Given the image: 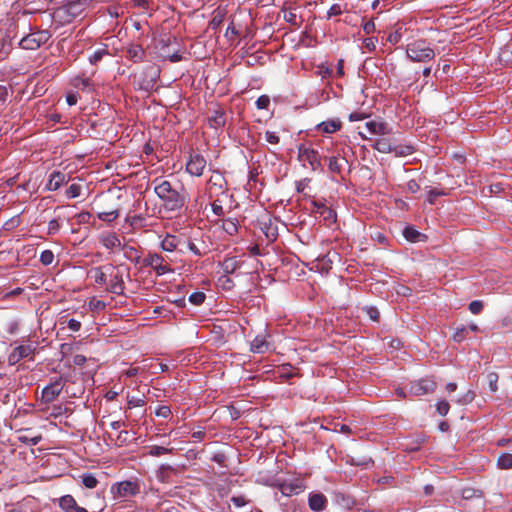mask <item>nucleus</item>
<instances>
[{"label":"nucleus","mask_w":512,"mask_h":512,"mask_svg":"<svg viewBox=\"0 0 512 512\" xmlns=\"http://www.w3.org/2000/svg\"><path fill=\"white\" fill-rule=\"evenodd\" d=\"M154 192L169 212L180 211L187 202V194L182 185H173L169 180L158 177L152 181Z\"/></svg>","instance_id":"nucleus-1"},{"label":"nucleus","mask_w":512,"mask_h":512,"mask_svg":"<svg viewBox=\"0 0 512 512\" xmlns=\"http://www.w3.org/2000/svg\"><path fill=\"white\" fill-rule=\"evenodd\" d=\"M142 481L138 478L113 483L110 487V493L114 500H128L141 493Z\"/></svg>","instance_id":"nucleus-2"},{"label":"nucleus","mask_w":512,"mask_h":512,"mask_svg":"<svg viewBox=\"0 0 512 512\" xmlns=\"http://www.w3.org/2000/svg\"><path fill=\"white\" fill-rule=\"evenodd\" d=\"M407 57L413 62H428L435 58V51L424 39L415 40L407 45Z\"/></svg>","instance_id":"nucleus-3"},{"label":"nucleus","mask_w":512,"mask_h":512,"mask_svg":"<svg viewBox=\"0 0 512 512\" xmlns=\"http://www.w3.org/2000/svg\"><path fill=\"white\" fill-rule=\"evenodd\" d=\"M51 35L47 30H38L32 32L26 36H24L20 40V47L26 50H37L42 45H44L49 39Z\"/></svg>","instance_id":"nucleus-4"},{"label":"nucleus","mask_w":512,"mask_h":512,"mask_svg":"<svg viewBox=\"0 0 512 512\" xmlns=\"http://www.w3.org/2000/svg\"><path fill=\"white\" fill-rule=\"evenodd\" d=\"M298 159L304 165L307 163L313 171L322 169L321 156L317 150L311 147L300 145L298 147Z\"/></svg>","instance_id":"nucleus-5"},{"label":"nucleus","mask_w":512,"mask_h":512,"mask_svg":"<svg viewBox=\"0 0 512 512\" xmlns=\"http://www.w3.org/2000/svg\"><path fill=\"white\" fill-rule=\"evenodd\" d=\"M105 270L109 271L108 275L110 277L107 290L113 294L123 295L125 291L123 273L112 265L105 266Z\"/></svg>","instance_id":"nucleus-6"},{"label":"nucleus","mask_w":512,"mask_h":512,"mask_svg":"<svg viewBox=\"0 0 512 512\" xmlns=\"http://www.w3.org/2000/svg\"><path fill=\"white\" fill-rule=\"evenodd\" d=\"M86 3L87 0H68L67 3L58 9V13L65 15L67 21H71L81 15L85 9Z\"/></svg>","instance_id":"nucleus-7"},{"label":"nucleus","mask_w":512,"mask_h":512,"mask_svg":"<svg viewBox=\"0 0 512 512\" xmlns=\"http://www.w3.org/2000/svg\"><path fill=\"white\" fill-rule=\"evenodd\" d=\"M36 351V346L33 344L19 345L13 349L8 356L9 365L13 366L22 359H33Z\"/></svg>","instance_id":"nucleus-8"},{"label":"nucleus","mask_w":512,"mask_h":512,"mask_svg":"<svg viewBox=\"0 0 512 512\" xmlns=\"http://www.w3.org/2000/svg\"><path fill=\"white\" fill-rule=\"evenodd\" d=\"M436 387L437 385L432 379H419L409 384V392L414 396H423L433 393Z\"/></svg>","instance_id":"nucleus-9"},{"label":"nucleus","mask_w":512,"mask_h":512,"mask_svg":"<svg viewBox=\"0 0 512 512\" xmlns=\"http://www.w3.org/2000/svg\"><path fill=\"white\" fill-rule=\"evenodd\" d=\"M145 266L151 267L157 275H164L172 269L165 263L164 258L157 253H149L143 260Z\"/></svg>","instance_id":"nucleus-10"},{"label":"nucleus","mask_w":512,"mask_h":512,"mask_svg":"<svg viewBox=\"0 0 512 512\" xmlns=\"http://www.w3.org/2000/svg\"><path fill=\"white\" fill-rule=\"evenodd\" d=\"M206 159L199 153H191L186 163V171L191 176L200 177L206 167Z\"/></svg>","instance_id":"nucleus-11"},{"label":"nucleus","mask_w":512,"mask_h":512,"mask_svg":"<svg viewBox=\"0 0 512 512\" xmlns=\"http://www.w3.org/2000/svg\"><path fill=\"white\" fill-rule=\"evenodd\" d=\"M162 45V56L164 58L169 59L170 62L176 63L183 59L181 49H170L171 45H177V40L175 37H168L167 39H162L160 41Z\"/></svg>","instance_id":"nucleus-12"},{"label":"nucleus","mask_w":512,"mask_h":512,"mask_svg":"<svg viewBox=\"0 0 512 512\" xmlns=\"http://www.w3.org/2000/svg\"><path fill=\"white\" fill-rule=\"evenodd\" d=\"M64 387V381L61 377L45 386L42 390L41 400L44 403H51L61 394Z\"/></svg>","instance_id":"nucleus-13"},{"label":"nucleus","mask_w":512,"mask_h":512,"mask_svg":"<svg viewBox=\"0 0 512 512\" xmlns=\"http://www.w3.org/2000/svg\"><path fill=\"white\" fill-rule=\"evenodd\" d=\"M277 219H272L270 216L266 215L259 220L260 229L264 233L265 237L268 241L273 242L277 239L278 236V228L276 225Z\"/></svg>","instance_id":"nucleus-14"},{"label":"nucleus","mask_w":512,"mask_h":512,"mask_svg":"<svg viewBox=\"0 0 512 512\" xmlns=\"http://www.w3.org/2000/svg\"><path fill=\"white\" fill-rule=\"evenodd\" d=\"M275 486L284 496H292L301 493L304 490V486L299 480L293 482H281L276 483Z\"/></svg>","instance_id":"nucleus-15"},{"label":"nucleus","mask_w":512,"mask_h":512,"mask_svg":"<svg viewBox=\"0 0 512 512\" xmlns=\"http://www.w3.org/2000/svg\"><path fill=\"white\" fill-rule=\"evenodd\" d=\"M58 503L64 512H88L84 507L79 506L75 498L69 494L60 497Z\"/></svg>","instance_id":"nucleus-16"},{"label":"nucleus","mask_w":512,"mask_h":512,"mask_svg":"<svg viewBox=\"0 0 512 512\" xmlns=\"http://www.w3.org/2000/svg\"><path fill=\"white\" fill-rule=\"evenodd\" d=\"M69 178L67 175L60 171H54L50 174L48 182L46 184V189L49 191H56L62 185L68 182Z\"/></svg>","instance_id":"nucleus-17"},{"label":"nucleus","mask_w":512,"mask_h":512,"mask_svg":"<svg viewBox=\"0 0 512 512\" xmlns=\"http://www.w3.org/2000/svg\"><path fill=\"white\" fill-rule=\"evenodd\" d=\"M328 500L322 493H310L308 497V505L312 511L321 512L326 509Z\"/></svg>","instance_id":"nucleus-18"},{"label":"nucleus","mask_w":512,"mask_h":512,"mask_svg":"<svg viewBox=\"0 0 512 512\" xmlns=\"http://www.w3.org/2000/svg\"><path fill=\"white\" fill-rule=\"evenodd\" d=\"M313 213L319 214L325 221L333 222L336 220V213L333 209L328 207L325 203L313 201Z\"/></svg>","instance_id":"nucleus-19"},{"label":"nucleus","mask_w":512,"mask_h":512,"mask_svg":"<svg viewBox=\"0 0 512 512\" xmlns=\"http://www.w3.org/2000/svg\"><path fill=\"white\" fill-rule=\"evenodd\" d=\"M270 348L271 343L267 340L266 335H257L250 344V350L258 354L266 353Z\"/></svg>","instance_id":"nucleus-20"},{"label":"nucleus","mask_w":512,"mask_h":512,"mask_svg":"<svg viewBox=\"0 0 512 512\" xmlns=\"http://www.w3.org/2000/svg\"><path fill=\"white\" fill-rule=\"evenodd\" d=\"M366 128L371 134L375 135H387L391 132L388 124L384 121L372 120L365 124Z\"/></svg>","instance_id":"nucleus-21"},{"label":"nucleus","mask_w":512,"mask_h":512,"mask_svg":"<svg viewBox=\"0 0 512 512\" xmlns=\"http://www.w3.org/2000/svg\"><path fill=\"white\" fill-rule=\"evenodd\" d=\"M100 243L107 249L121 248V241L115 232L102 234L99 238Z\"/></svg>","instance_id":"nucleus-22"},{"label":"nucleus","mask_w":512,"mask_h":512,"mask_svg":"<svg viewBox=\"0 0 512 512\" xmlns=\"http://www.w3.org/2000/svg\"><path fill=\"white\" fill-rule=\"evenodd\" d=\"M341 127H342V123L340 120L331 119V120H326V121L319 123L316 126V129L323 133L331 134V133H335V132L339 131L341 129Z\"/></svg>","instance_id":"nucleus-23"},{"label":"nucleus","mask_w":512,"mask_h":512,"mask_svg":"<svg viewBox=\"0 0 512 512\" xmlns=\"http://www.w3.org/2000/svg\"><path fill=\"white\" fill-rule=\"evenodd\" d=\"M181 243L182 239L179 236L167 234L161 242V248L166 252H173Z\"/></svg>","instance_id":"nucleus-24"},{"label":"nucleus","mask_w":512,"mask_h":512,"mask_svg":"<svg viewBox=\"0 0 512 512\" xmlns=\"http://www.w3.org/2000/svg\"><path fill=\"white\" fill-rule=\"evenodd\" d=\"M127 57L134 63H139L144 60L145 51L139 44H130L127 48Z\"/></svg>","instance_id":"nucleus-25"},{"label":"nucleus","mask_w":512,"mask_h":512,"mask_svg":"<svg viewBox=\"0 0 512 512\" xmlns=\"http://www.w3.org/2000/svg\"><path fill=\"white\" fill-rule=\"evenodd\" d=\"M209 125L211 128L220 129L225 126L226 118L223 110H215L213 114L208 118Z\"/></svg>","instance_id":"nucleus-26"},{"label":"nucleus","mask_w":512,"mask_h":512,"mask_svg":"<svg viewBox=\"0 0 512 512\" xmlns=\"http://www.w3.org/2000/svg\"><path fill=\"white\" fill-rule=\"evenodd\" d=\"M242 262L237 257H227L223 260L221 266L226 276L233 274L241 267Z\"/></svg>","instance_id":"nucleus-27"},{"label":"nucleus","mask_w":512,"mask_h":512,"mask_svg":"<svg viewBox=\"0 0 512 512\" xmlns=\"http://www.w3.org/2000/svg\"><path fill=\"white\" fill-rule=\"evenodd\" d=\"M224 177L220 174V173H216L215 176H212L209 180H208V189H209V193L211 194L212 191H217L219 193H223L224 192Z\"/></svg>","instance_id":"nucleus-28"},{"label":"nucleus","mask_w":512,"mask_h":512,"mask_svg":"<svg viewBox=\"0 0 512 512\" xmlns=\"http://www.w3.org/2000/svg\"><path fill=\"white\" fill-rule=\"evenodd\" d=\"M372 147L380 153H392L393 141L386 137L375 140Z\"/></svg>","instance_id":"nucleus-29"},{"label":"nucleus","mask_w":512,"mask_h":512,"mask_svg":"<svg viewBox=\"0 0 512 512\" xmlns=\"http://www.w3.org/2000/svg\"><path fill=\"white\" fill-rule=\"evenodd\" d=\"M403 236L407 241L412 242V243L422 241L426 238V236L424 234H422L421 232H419L412 226H406L404 228Z\"/></svg>","instance_id":"nucleus-30"},{"label":"nucleus","mask_w":512,"mask_h":512,"mask_svg":"<svg viewBox=\"0 0 512 512\" xmlns=\"http://www.w3.org/2000/svg\"><path fill=\"white\" fill-rule=\"evenodd\" d=\"M108 273L109 271L105 270V266L95 267L90 270L91 277L94 279L95 283L99 285H104L108 282Z\"/></svg>","instance_id":"nucleus-31"},{"label":"nucleus","mask_w":512,"mask_h":512,"mask_svg":"<svg viewBox=\"0 0 512 512\" xmlns=\"http://www.w3.org/2000/svg\"><path fill=\"white\" fill-rule=\"evenodd\" d=\"M98 218L105 222H112L119 217V209L117 206L109 207L98 212Z\"/></svg>","instance_id":"nucleus-32"},{"label":"nucleus","mask_w":512,"mask_h":512,"mask_svg":"<svg viewBox=\"0 0 512 512\" xmlns=\"http://www.w3.org/2000/svg\"><path fill=\"white\" fill-rule=\"evenodd\" d=\"M414 151V147L410 144H396L393 142L392 153L397 157L411 155Z\"/></svg>","instance_id":"nucleus-33"},{"label":"nucleus","mask_w":512,"mask_h":512,"mask_svg":"<svg viewBox=\"0 0 512 512\" xmlns=\"http://www.w3.org/2000/svg\"><path fill=\"white\" fill-rule=\"evenodd\" d=\"M222 229L230 236L235 235L238 232V221L236 219L227 218L221 220Z\"/></svg>","instance_id":"nucleus-34"},{"label":"nucleus","mask_w":512,"mask_h":512,"mask_svg":"<svg viewBox=\"0 0 512 512\" xmlns=\"http://www.w3.org/2000/svg\"><path fill=\"white\" fill-rule=\"evenodd\" d=\"M59 323L60 325H66L72 332H78L82 327L81 321L74 318L68 319L67 316H61Z\"/></svg>","instance_id":"nucleus-35"},{"label":"nucleus","mask_w":512,"mask_h":512,"mask_svg":"<svg viewBox=\"0 0 512 512\" xmlns=\"http://www.w3.org/2000/svg\"><path fill=\"white\" fill-rule=\"evenodd\" d=\"M82 484L89 489L95 488L99 481L92 473H84L80 476Z\"/></svg>","instance_id":"nucleus-36"},{"label":"nucleus","mask_w":512,"mask_h":512,"mask_svg":"<svg viewBox=\"0 0 512 512\" xmlns=\"http://www.w3.org/2000/svg\"><path fill=\"white\" fill-rule=\"evenodd\" d=\"M498 466L501 469H510L512 468V454L503 453L498 457L497 460Z\"/></svg>","instance_id":"nucleus-37"},{"label":"nucleus","mask_w":512,"mask_h":512,"mask_svg":"<svg viewBox=\"0 0 512 512\" xmlns=\"http://www.w3.org/2000/svg\"><path fill=\"white\" fill-rule=\"evenodd\" d=\"M170 453H172V449L157 445L151 446L148 452V454L153 457H159Z\"/></svg>","instance_id":"nucleus-38"},{"label":"nucleus","mask_w":512,"mask_h":512,"mask_svg":"<svg viewBox=\"0 0 512 512\" xmlns=\"http://www.w3.org/2000/svg\"><path fill=\"white\" fill-rule=\"evenodd\" d=\"M108 50L106 48L97 49L93 52V54L89 57V62L92 65H96L98 62L102 60L105 55H108Z\"/></svg>","instance_id":"nucleus-39"},{"label":"nucleus","mask_w":512,"mask_h":512,"mask_svg":"<svg viewBox=\"0 0 512 512\" xmlns=\"http://www.w3.org/2000/svg\"><path fill=\"white\" fill-rule=\"evenodd\" d=\"M73 85L76 88H80L82 90H91L92 89V83L89 78L77 77L73 80Z\"/></svg>","instance_id":"nucleus-40"},{"label":"nucleus","mask_w":512,"mask_h":512,"mask_svg":"<svg viewBox=\"0 0 512 512\" xmlns=\"http://www.w3.org/2000/svg\"><path fill=\"white\" fill-rule=\"evenodd\" d=\"M328 168L332 173L339 174L342 169V165L339 163V160L336 156H331L328 158Z\"/></svg>","instance_id":"nucleus-41"},{"label":"nucleus","mask_w":512,"mask_h":512,"mask_svg":"<svg viewBox=\"0 0 512 512\" xmlns=\"http://www.w3.org/2000/svg\"><path fill=\"white\" fill-rule=\"evenodd\" d=\"M487 380H488V386H489V389L491 392L495 393L497 390H498V380H499V376L497 373L495 372H491L487 375Z\"/></svg>","instance_id":"nucleus-42"},{"label":"nucleus","mask_w":512,"mask_h":512,"mask_svg":"<svg viewBox=\"0 0 512 512\" xmlns=\"http://www.w3.org/2000/svg\"><path fill=\"white\" fill-rule=\"evenodd\" d=\"M127 405H128L129 409L144 406L145 405L144 396L143 397L128 396L127 397Z\"/></svg>","instance_id":"nucleus-43"},{"label":"nucleus","mask_w":512,"mask_h":512,"mask_svg":"<svg viewBox=\"0 0 512 512\" xmlns=\"http://www.w3.org/2000/svg\"><path fill=\"white\" fill-rule=\"evenodd\" d=\"M81 190H82V186L80 184L73 183L67 188L66 195L68 198H71V199L76 198V197L80 196Z\"/></svg>","instance_id":"nucleus-44"},{"label":"nucleus","mask_w":512,"mask_h":512,"mask_svg":"<svg viewBox=\"0 0 512 512\" xmlns=\"http://www.w3.org/2000/svg\"><path fill=\"white\" fill-rule=\"evenodd\" d=\"M18 439L22 443L35 446V445H37L42 440V436L41 435H36V436H33V437H29L27 435H19Z\"/></svg>","instance_id":"nucleus-45"},{"label":"nucleus","mask_w":512,"mask_h":512,"mask_svg":"<svg viewBox=\"0 0 512 512\" xmlns=\"http://www.w3.org/2000/svg\"><path fill=\"white\" fill-rule=\"evenodd\" d=\"M206 299V295L204 292H201V291H196V292H193L190 296H189V301L193 304V305H201Z\"/></svg>","instance_id":"nucleus-46"},{"label":"nucleus","mask_w":512,"mask_h":512,"mask_svg":"<svg viewBox=\"0 0 512 512\" xmlns=\"http://www.w3.org/2000/svg\"><path fill=\"white\" fill-rule=\"evenodd\" d=\"M53 261H54V253L51 250H44L41 252L40 262L43 265L48 266V265L52 264Z\"/></svg>","instance_id":"nucleus-47"},{"label":"nucleus","mask_w":512,"mask_h":512,"mask_svg":"<svg viewBox=\"0 0 512 512\" xmlns=\"http://www.w3.org/2000/svg\"><path fill=\"white\" fill-rule=\"evenodd\" d=\"M363 311L366 313V315L372 320V321H379L380 318V312L376 307L373 306H365L363 308Z\"/></svg>","instance_id":"nucleus-48"},{"label":"nucleus","mask_w":512,"mask_h":512,"mask_svg":"<svg viewBox=\"0 0 512 512\" xmlns=\"http://www.w3.org/2000/svg\"><path fill=\"white\" fill-rule=\"evenodd\" d=\"M475 398V393L472 390L467 391L463 396L458 398L456 402L460 405H466L471 403Z\"/></svg>","instance_id":"nucleus-49"},{"label":"nucleus","mask_w":512,"mask_h":512,"mask_svg":"<svg viewBox=\"0 0 512 512\" xmlns=\"http://www.w3.org/2000/svg\"><path fill=\"white\" fill-rule=\"evenodd\" d=\"M377 38L375 37H367L363 40V47L368 51V52H373L375 49H376V44H377Z\"/></svg>","instance_id":"nucleus-50"},{"label":"nucleus","mask_w":512,"mask_h":512,"mask_svg":"<svg viewBox=\"0 0 512 512\" xmlns=\"http://www.w3.org/2000/svg\"><path fill=\"white\" fill-rule=\"evenodd\" d=\"M467 332H468V329L467 327H461V328H457L455 333L453 334V340L455 342H462L466 336H467Z\"/></svg>","instance_id":"nucleus-51"},{"label":"nucleus","mask_w":512,"mask_h":512,"mask_svg":"<svg viewBox=\"0 0 512 512\" xmlns=\"http://www.w3.org/2000/svg\"><path fill=\"white\" fill-rule=\"evenodd\" d=\"M483 302L480 300H474L469 304V310L472 314L477 315L483 310Z\"/></svg>","instance_id":"nucleus-52"},{"label":"nucleus","mask_w":512,"mask_h":512,"mask_svg":"<svg viewBox=\"0 0 512 512\" xmlns=\"http://www.w3.org/2000/svg\"><path fill=\"white\" fill-rule=\"evenodd\" d=\"M60 223L58 219H52L48 222V235H55L60 230Z\"/></svg>","instance_id":"nucleus-53"},{"label":"nucleus","mask_w":512,"mask_h":512,"mask_svg":"<svg viewBox=\"0 0 512 512\" xmlns=\"http://www.w3.org/2000/svg\"><path fill=\"white\" fill-rule=\"evenodd\" d=\"M186 247L187 249L193 253L195 256H202V255H205L206 254V251L204 250H201L194 242L192 241H187V244H186Z\"/></svg>","instance_id":"nucleus-54"},{"label":"nucleus","mask_w":512,"mask_h":512,"mask_svg":"<svg viewBox=\"0 0 512 512\" xmlns=\"http://www.w3.org/2000/svg\"><path fill=\"white\" fill-rule=\"evenodd\" d=\"M255 104L258 109H268L270 105V98L267 95H261L258 97Z\"/></svg>","instance_id":"nucleus-55"},{"label":"nucleus","mask_w":512,"mask_h":512,"mask_svg":"<svg viewBox=\"0 0 512 512\" xmlns=\"http://www.w3.org/2000/svg\"><path fill=\"white\" fill-rule=\"evenodd\" d=\"M342 12H343L342 6L338 3H335L327 11V19H330L334 16H338V15L342 14Z\"/></svg>","instance_id":"nucleus-56"},{"label":"nucleus","mask_w":512,"mask_h":512,"mask_svg":"<svg viewBox=\"0 0 512 512\" xmlns=\"http://www.w3.org/2000/svg\"><path fill=\"white\" fill-rule=\"evenodd\" d=\"M218 282L222 286L223 289L230 290L234 287V282L228 276L223 275L218 279Z\"/></svg>","instance_id":"nucleus-57"},{"label":"nucleus","mask_w":512,"mask_h":512,"mask_svg":"<svg viewBox=\"0 0 512 512\" xmlns=\"http://www.w3.org/2000/svg\"><path fill=\"white\" fill-rule=\"evenodd\" d=\"M450 405L446 400L439 401L437 404V412L441 416H446L449 412Z\"/></svg>","instance_id":"nucleus-58"},{"label":"nucleus","mask_w":512,"mask_h":512,"mask_svg":"<svg viewBox=\"0 0 512 512\" xmlns=\"http://www.w3.org/2000/svg\"><path fill=\"white\" fill-rule=\"evenodd\" d=\"M481 492L479 490H475L473 488H465L462 491V497L464 499H471L473 497H480Z\"/></svg>","instance_id":"nucleus-59"},{"label":"nucleus","mask_w":512,"mask_h":512,"mask_svg":"<svg viewBox=\"0 0 512 512\" xmlns=\"http://www.w3.org/2000/svg\"><path fill=\"white\" fill-rule=\"evenodd\" d=\"M265 140L272 145H277L280 141V138L276 132L266 131L265 132Z\"/></svg>","instance_id":"nucleus-60"},{"label":"nucleus","mask_w":512,"mask_h":512,"mask_svg":"<svg viewBox=\"0 0 512 512\" xmlns=\"http://www.w3.org/2000/svg\"><path fill=\"white\" fill-rule=\"evenodd\" d=\"M284 19L289 24L296 26V27H300V23L297 21V15L294 12L290 11L288 13H285Z\"/></svg>","instance_id":"nucleus-61"},{"label":"nucleus","mask_w":512,"mask_h":512,"mask_svg":"<svg viewBox=\"0 0 512 512\" xmlns=\"http://www.w3.org/2000/svg\"><path fill=\"white\" fill-rule=\"evenodd\" d=\"M155 414L158 417L168 418L171 415V409L169 406L163 405L157 408Z\"/></svg>","instance_id":"nucleus-62"},{"label":"nucleus","mask_w":512,"mask_h":512,"mask_svg":"<svg viewBox=\"0 0 512 512\" xmlns=\"http://www.w3.org/2000/svg\"><path fill=\"white\" fill-rule=\"evenodd\" d=\"M212 211L217 216H223L224 215V209L221 203L218 200H215L211 205Z\"/></svg>","instance_id":"nucleus-63"},{"label":"nucleus","mask_w":512,"mask_h":512,"mask_svg":"<svg viewBox=\"0 0 512 512\" xmlns=\"http://www.w3.org/2000/svg\"><path fill=\"white\" fill-rule=\"evenodd\" d=\"M7 512H27V509L21 503L16 505H7Z\"/></svg>","instance_id":"nucleus-64"}]
</instances>
